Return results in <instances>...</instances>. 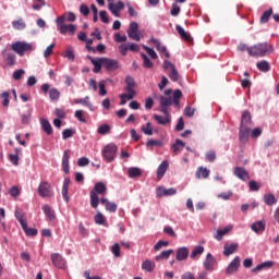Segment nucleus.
Wrapping results in <instances>:
<instances>
[{"label":"nucleus","mask_w":279,"mask_h":279,"mask_svg":"<svg viewBox=\"0 0 279 279\" xmlns=\"http://www.w3.org/2000/svg\"><path fill=\"white\" fill-rule=\"evenodd\" d=\"M269 53H274V47L268 43L257 44L251 46L248 49V56L252 58H265V56H269Z\"/></svg>","instance_id":"nucleus-1"},{"label":"nucleus","mask_w":279,"mask_h":279,"mask_svg":"<svg viewBox=\"0 0 279 279\" xmlns=\"http://www.w3.org/2000/svg\"><path fill=\"white\" fill-rule=\"evenodd\" d=\"M108 187H106V184L104 182H97L94 185V190H92L89 193L92 208H98L99 195H106Z\"/></svg>","instance_id":"nucleus-2"},{"label":"nucleus","mask_w":279,"mask_h":279,"mask_svg":"<svg viewBox=\"0 0 279 279\" xmlns=\"http://www.w3.org/2000/svg\"><path fill=\"white\" fill-rule=\"evenodd\" d=\"M64 21H66V15H61L59 17L56 19V23H57V27L59 28L60 34H70V36L75 35V29H77V27L74 24H64Z\"/></svg>","instance_id":"nucleus-3"},{"label":"nucleus","mask_w":279,"mask_h":279,"mask_svg":"<svg viewBox=\"0 0 279 279\" xmlns=\"http://www.w3.org/2000/svg\"><path fill=\"white\" fill-rule=\"evenodd\" d=\"M117 151H119V147L116 144H108L102 148V158L106 162H113L114 158H117Z\"/></svg>","instance_id":"nucleus-4"},{"label":"nucleus","mask_w":279,"mask_h":279,"mask_svg":"<svg viewBox=\"0 0 279 279\" xmlns=\"http://www.w3.org/2000/svg\"><path fill=\"white\" fill-rule=\"evenodd\" d=\"M11 49L17 53V56H25L27 51H34V46L25 41H15L11 45Z\"/></svg>","instance_id":"nucleus-5"},{"label":"nucleus","mask_w":279,"mask_h":279,"mask_svg":"<svg viewBox=\"0 0 279 279\" xmlns=\"http://www.w3.org/2000/svg\"><path fill=\"white\" fill-rule=\"evenodd\" d=\"M40 88H41V92L44 93V95H47V93H48L50 101H58L60 99V89L59 88H56V87L51 88V85H49L47 83H44Z\"/></svg>","instance_id":"nucleus-6"},{"label":"nucleus","mask_w":279,"mask_h":279,"mask_svg":"<svg viewBox=\"0 0 279 279\" xmlns=\"http://www.w3.org/2000/svg\"><path fill=\"white\" fill-rule=\"evenodd\" d=\"M39 197H53V187L51 183L47 181H41L37 189Z\"/></svg>","instance_id":"nucleus-7"},{"label":"nucleus","mask_w":279,"mask_h":279,"mask_svg":"<svg viewBox=\"0 0 279 279\" xmlns=\"http://www.w3.org/2000/svg\"><path fill=\"white\" fill-rule=\"evenodd\" d=\"M170 106H173V98H171V96L159 97V111L162 112V114H169Z\"/></svg>","instance_id":"nucleus-8"},{"label":"nucleus","mask_w":279,"mask_h":279,"mask_svg":"<svg viewBox=\"0 0 279 279\" xmlns=\"http://www.w3.org/2000/svg\"><path fill=\"white\" fill-rule=\"evenodd\" d=\"M123 8H125V4H123V1H121V0H119L117 3L111 1L108 4L109 12H111V14H113V16H117V19H119V16H121L120 12H121V10H123Z\"/></svg>","instance_id":"nucleus-9"},{"label":"nucleus","mask_w":279,"mask_h":279,"mask_svg":"<svg viewBox=\"0 0 279 279\" xmlns=\"http://www.w3.org/2000/svg\"><path fill=\"white\" fill-rule=\"evenodd\" d=\"M239 267H241V258L235 256L233 260L227 266L226 275L232 276V274H236V271H239Z\"/></svg>","instance_id":"nucleus-10"},{"label":"nucleus","mask_w":279,"mask_h":279,"mask_svg":"<svg viewBox=\"0 0 279 279\" xmlns=\"http://www.w3.org/2000/svg\"><path fill=\"white\" fill-rule=\"evenodd\" d=\"M128 36L131 40L138 43L141 40V35H138V23L132 22L128 29Z\"/></svg>","instance_id":"nucleus-11"},{"label":"nucleus","mask_w":279,"mask_h":279,"mask_svg":"<svg viewBox=\"0 0 279 279\" xmlns=\"http://www.w3.org/2000/svg\"><path fill=\"white\" fill-rule=\"evenodd\" d=\"M126 86L124 87L125 93L129 95H133V97L136 96V90L134 89L136 87V82L132 76H126L125 78Z\"/></svg>","instance_id":"nucleus-12"},{"label":"nucleus","mask_w":279,"mask_h":279,"mask_svg":"<svg viewBox=\"0 0 279 279\" xmlns=\"http://www.w3.org/2000/svg\"><path fill=\"white\" fill-rule=\"evenodd\" d=\"M102 66L106 69V71H117V69H119V61L102 58Z\"/></svg>","instance_id":"nucleus-13"},{"label":"nucleus","mask_w":279,"mask_h":279,"mask_svg":"<svg viewBox=\"0 0 279 279\" xmlns=\"http://www.w3.org/2000/svg\"><path fill=\"white\" fill-rule=\"evenodd\" d=\"M51 260L54 267H58V269H64L66 262L64 260V257H62L61 254L54 253L51 255Z\"/></svg>","instance_id":"nucleus-14"},{"label":"nucleus","mask_w":279,"mask_h":279,"mask_svg":"<svg viewBox=\"0 0 279 279\" xmlns=\"http://www.w3.org/2000/svg\"><path fill=\"white\" fill-rule=\"evenodd\" d=\"M216 264H217V259H215V257H213L211 253H208L204 260V268L206 269V271H215Z\"/></svg>","instance_id":"nucleus-15"},{"label":"nucleus","mask_w":279,"mask_h":279,"mask_svg":"<svg viewBox=\"0 0 279 279\" xmlns=\"http://www.w3.org/2000/svg\"><path fill=\"white\" fill-rule=\"evenodd\" d=\"M233 173L236 178H239V180H242L243 182H247V180H250V173L247 170H245V168L235 167Z\"/></svg>","instance_id":"nucleus-16"},{"label":"nucleus","mask_w":279,"mask_h":279,"mask_svg":"<svg viewBox=\"0 0 279 279\" xmlns=\"http://www.w3.org/2000/svg\"><path fill=\"white\" fill-rule=\"evenodd\" d=\"M175 193H178V191L173 187L165 189L162 186H159L156 191L157 197H167V196L175 195Z\"/></svg>","instance_id":"nucleus-17"},{"label":"nucleus","mask_w":279,"mask_h":279,"mask_svg":"<svg viewBox=\"0 0 279 279\" xmlns=\"http://www.w3.org/2000/svg\"><path fill=\"white\" fill-rule=\"evenodd\" d=\"M240 128H248L252 130V114L250 111H244L242 113Z\"/></svg>","instance_id":"nucleus-18"},{"label":"nucleus","mask_w":279,"mask_h":279,"mask_svg":"<svg viewBox=\"0 0 279 279\" xmlns=\"http://www.w3.org/2000/svg\"><path fill=\"white\" fill-rule=\"evenodd\" d=\"M149 43H153V45H155L157 51H160V53L165 54L166 58H171V54L169 53V51H167V46H162L160 44V40H158L156 38H150Z\"/></svg>","instance_id":"nucleus-19"},{"label":"nucleus","mask_w":279,"mask_h":279,"mask_svg":"<svg viewBox=\"0 0 279 279\" xmlns=\"http://www.w3.org/2000/svg\"><path fill=\"white\" fill-rule=\"evenodd\" d=\"M236 250H239V243H227L223 246L222 254L223 256H232V254H234Z\"/></svg>","instance_id":"nucleus-20"},{"label":"nucleus","mask_w":279,"mask_h":279,"mask_svg":"<svg viewBox=\"0 0 279 279\" xmlns=\"http://www.w3.org/2000/svg\"><path fill=\"white\" fill-rule=\"evenodd\" d=\"M265 220H258L251 225V230H253V232H255L256 234H263V232H265Z\"/></svg>","instance_id":"nucleus-21"},{"label":"nucleus","mask_w":279,"mask_h":279,"mask_svg":"<svg viewBox=\"0 0 279 279\" xmlns=\"http://www.w3.org/2000/svg\"><path fill=\"white\" fill-rule=\"evenodd\" d=\"M71 159V149H66L63 153V157H62V171L64 173H69V160Z\"/></svg>","instance_id":"nucleus-22"},{"label":"nucleus","mask_w":279,"mask_h":279,"mask_svg":"<svg viewBox=\"0 0 279 279\" xmlns=\"http://www.w3.org/2000/svg\"><path fill=\"white\" fill-rule=\"evenodd\" d=\"M175 258L179 262L186 260L189 258V247L181 246L177 250Z\"/></svg>","instance_id":"nucleus-23"},{"label":"nucleus","mask_w":279,"mask_h":279,"mask_svg":"<svg viewBox=\"0 0 279 279\" xmlns=\"http://www.w3.org/2000/svg\"><path fill=\"white\" fill-rule=\"evenodd\" d=\"M71 185V179L70 178H65L63 181V185H62V197L64 199V202H66V204H69L70 198H69V186Z\"/></svg>","instance_id":"nucleus-24"},{"label":"nucleus","mask_w":279,"mask_h":279,"mask_svg":"<svg viewBox=\"0 0 279 279\" xmlns=\"http://www.w3.org/2000/svg\"><path fill=\"white\" fill-rule=\"evenodd\" d=\"M175 29L180 38H182L185 43H193V37L191 36V34L184 31L180 25H177Z\"/></svg>","instance_id":"nucleus-25"},{"label":"nucleus","mask_w":279,"mask_h":279,"mask_svg":"<svg viewBox=\"0 0 279 279\" xmlns=\"http://www.w3.org/2000/svg\"><path fill=\"white\" fill-rule=\"evenodd\" d=\"M168 169H169V161L165 160L159 165V167L157 168L158 180H162V178L165 177V173H167Z\"/></svg>","instance_id":"nucleus-26"},{"label":"nucleus","mask_w":279,"mask_h":279,"mask_svg":"<svg viewBox=\"0 0 279 279\" xmlns=\"http://www.w3.org/2000/svg\"><path fill=\"white\" fill-rule=\"evenodd\" d=\"M271 267H274V262H263L252 269V274H258V271H263V269H271Z\"/></svg>","instance_id":"nucleus-27"},{"label":"nucleus","mask_w":279,"mask_h":279,"mask_svg":"<svg viewBox=\"0 0 279 279\" xmlns=\"http://www.w3.org/2000/svg\"><path fill=\"white\" fill-rule=\"evenodd\" d=\"M100 204L105 205V209L107 210V213H114L117 210L116 203L108 201V198L106 197L100 198Z\"/></svg>","instance_id":"nucleus-28"},{"label":"nucleus","mask_w":279,"mask_h":279,"mask_svg":"<svg viewBox=\"0 0 279 279\" xmlns=\"http://www.w3.org/2000/svg\"><path fill=\"white\" fill-rule=\"evenodd\" d=\"M88 60L94 65V73H99V71H101V66H104V58L94 59L93 57H88Z\"/></svg>","instance_id":"nucleus-29"},{"label":"nucleus","mask_w":279,"mask_h":279,"mask_svg":"<svg viewBox=\"0 0 279 279\" xmlns=\"http://www.w3.org/2000/svg\"><path fill=\"white\" fill-rule=\"evenodd\" d=\"M252 129L250 128H241L240 126V133H239V141L241 143H247L248 138H250V131Z\"/></svg>","instance_id":"nucleus-30"},{"label":"nucleus","mask_w":279,"mask_h":279,"mask_svg":"<svg viewBox=\"0 0 279 279\" xmlns=\"http://www.w3.org/2000/svg\"><path fill=\"white\" fill-rule=\"evenodd\" d=\"M184 147H186V143L182 142V140H175V143L172 144L171 149L173 154L178 155L180 151H182V149H184Z\"/></svg>","instance_id":"nucleus-31"},{"label":"nucleus","mask_w":279,"mask_h":279,"mask_svg":"<svg viewBox=\"0 0 279 279\" xmlns=\"http://www.w3.org/2000/svg\"><path fill=\"white\" fill-rule=\"evenodd\" d=\"M40 123L44 132L47 133L48 136H51V134H53V128L51 126V123H49V120L43 118Z\"/></svg>","instance_id":"nucleus-32"},{"label":"nucleus","mask_w":279,"mask_h":279,"mask_svg":"<svg viewBox=\"0 0 279 279\" xmlns=\"http://www.w3.org/2000/svg\"><path fill=\"white\" fill-rule=\"evenodd\" d=\"M170 114H165V117L162 116H158V114H154V119L155 121H157V123L159 125H167V123H171V118H169Z\"/></svg>","instance_id":"nucleus-33"},{"label":"nucleus","mask_w":279,"mask_h":279,"mask_svg":"<svg viewBox=\"0 0 279 279\" xmlns=\"http://www.w3.org/2000/svg\"><path fill=\"white\" fill-rule=\"evenodd\" d=\"M171 254H173V250L171 248L168 251H162L159 255L155 257V260H157V263H159V260H167L169 256H171Z\"/></svg>","instance_id":"nucleus-34"},{"label":"nucleus","mask_w":279,"mask_h":279,"mask_svg":"<svg viewBox=\"0 0 279 279\" xmlns=\"http://www.w3.org/2000/svg\"><path fill=\"white\" fill-rule=\"evenodd\" d=\"M43 210L46 217H48L50 221H53V219H56V214L53 213V209H51V206L44 205Z\"/></svg>","instance_id":"nucleus-35"},{"label":"nucleus","mask_w":279,"mask_h":279,"mask_svg":"<svg viewBox=\"0 0 279 279\" xmlns=\"http://www.w3.org/2000/svg\"><path fill=\"white\" fill-rule=\"evenodd\" d=\"M156 268V263L146 259L143 264H142V269H144L145 271L151 272L154 271V269Z\"/></svg>","instance_id":"nucleus-36"},{"label":"nucleus","mask_w":279,"mask_h":279,"mask_svg":"<svg viewBox=\"0 0 279 279\" xmlns=\"http://www.w3.org/2000/svg\"><path fill=\"white\" fill-rule=\"evenodd\" d=\"M271 14H274V9H268V10H266L263 14H262V16H260V23L262 24H265V23H269V19H271Z\"/></svg>","instance_id":"nucleus-37"},{"label":"nucleus","mask_w":279,"mask_h":279,"mask_svg":"<svg viewBox=\"0 0 279 279\" xmlns=\"http://www.w3.org/2000/svg\"><path fill=\"white\" fill-rule=\"evenodd\" d=\"M230 230H232V227H226L225 229H220L217 231V234L215 235V239L217 241H222L223 236H226V234H228V232H230Z\"/></svg>","instance_id":"nucleus-38"},{"label":"nucleus","mask_w":279,"mask_h":279,"mask_svg":"<svg viewBox=\"0 0 279 279\" xmlns=\"http://www.w3.org/2000/svg\"><path fill=\"white\" fill-rule=\"evenodd\" d=\"M141 58L143 60V66L144 69H153L154 68V62L145 54L144 52L141 53Z\"/></svg>","instance_id":"nucleus-39"},{"label":"nucleus","mask_w":279,"mask_h":279,"mask_svg":"<svg viewBox=\"0 0 279 279\" xmlns=\"http://www.w3.org/2000/svg\"><path fill=\"white\" fill-rule=\"evenodd\" d=\"M256 66L258 71H262V73H267L271 69V66L269 65V62L267 61H259L257 62Z\"/></svg>","instance_id":"nucleus-40"},{"label":"nucleus","mask_w":279,"mask_h":279,"mask_svg":"<svg viewBox=\"0 0 279 279\" xmlns=\"http://www.w3.org/2000/svg\"><path fill=\"white\" fill-rule=\"evenodd\" d=\"M142 173L143 172L137 167H132L128 170L129 178H141Z\"/></svg>","instance_id":"nucleus-41"},{"label":"nucleus","mask_w":279,"mask_h":279,"mask_svg":"<svg viewBox=\"0 0 279 279\" xmlns=\"http://www.w3.org/2000/svg\"><path fill=\"white\" fill-rule=\"evenodd\" d=\"M89 97L86 96L85 98H76L74 99V104H81L82 106H86L89 110H93V105L88 101Z\"/></svg>","instance_id":"nucleus-42"},{"label":"nucleus","mask_w":279,"mask_h":279,"mask_svg":"<svg viewBox=\"0 0 279 279\" xmlns=\"http://www.w3.org/2000/svg\"><path fill=\"white\" fill-rule=\"evenodd\" d=\"M202 254H204V246L197 245L193 248L190 258H197V256H202Z\"/></svg>","instance_id":"nucleus-43"},{"label":"nucleus","mask_w":279,"mask_h":279,"mask_svg":"<svg viewBox=\"0 0 279 279\" xmlns=\"http://www.w3.org/2000/svg\"><path fill=\"white\" fill-rule=\"evenodd\" d=\"M12 25L17 31L25 29L27 27V24H25V21H23V19L13 21Z\"/></svg>","instance_id":"nucleus-44"},{"label":"nucleus","mask_w":279,"mask_h":279,"mask_svg":"<svg viewBox=\"0 0 279 279\" xmlns=\"http://www.w3.org/2000/svg\"><path fill=\"white\" fill-rule=\"evenodd\" d=\"M0 99H2L3 108H8V106H10V93L9 92H3L2 94H0Z\"/></svg>","instance_id":"nucleus-45"},{"label":"nucleus","mask_w":279,"mask_h":279,"mask_svg":"<svg viewBox=\"0 0 279 279\" xmlns=\"http://www.w3.org/2000/svg\"><path fill=\"white\" fill-rule=\"evenodd\" d=\"M4 58L8 66H14L16 64V56L14 53H7Z\"/></svg>","instance_id":"nucleus-46"},{"label":"nucleus","mask_w":279,"mask_h":279,"mask_svg":"<svg viewBox=\"0 0 279 279\" xmlns=\"http://www.w3.org/2000/svg\"><path fill=\"white\" fill-rule=\"evenodd\" d=\"M142 132L146 136H153L154 135V129H151V122H147L146 125L142 126Z\"/></svg>","instance_id":"nucleus-47"},{"label":"nucleus","mask_w":279,"mask_h":279,"mask_svg":"<svg viewBox=\"0 0 279 279\" xmlns=\"http://www.w3.org/2000/svg\"><path fill=\"white\" fill-rule=\"evenodd\" d=\"M143 49H144V51H146V53L149 56V58H151V60H158V54L156 53L154 48H149L148 46L143 45Z\"/></svg>","instance_id":"nucleus-48"},{"label":"nucleus","mask_w":279,"mask_h":279,"mask_svg":"<svg viewBox=\"0 0 279 279\" xmlns=\"http://www.w3.org/2000/svg\"><path fill=\"white\" fill-rule=\"evenodd\" d=\"M264 202L267 206H274L276 204V196L274 194L264 195Z\"/></svg>","instance_id":"nucleus-49"},{"label":"nucleus","mask_w":279,"mask_h":279,"mask_svg":"<svg viewBox=\"0 0 279 279\" xmlns=\"http://www.w3.org/2000/svg\"><path fill=\"white\" fill-rule=\"evenodd\" d=\"M209 175H210V171L206 168H203V167L198 168V171L196 172V178H198V179L202 178V177L204 179H206Z\"/></svg>","instance_id":"nucleus-50"},{"label":"nucleus","mask_w":279,"mask_h":279,"mask_svg":"<svg viewBox=\"0 0 279 279\" xmlns=\"http://www.w3.org/2000/svg\"><path fill=\"white\" fill-rule=\"evenodd\" d=\"M134 96L132 94H121L120 95V106H125L128 104V101H131V99L133 98Z\"/></svg>","instance_id":"nucleus-51"},{"label":"nucleus","mask_w":279,"mask_h":279,"mask_svg":"<svg viewBox=\"0 0 279 279\" xmlns=\"http://www.w3.org/2000/svg\"><path fill=\"white\" fill-rule=\"evenodd\" d=\"M162 247H169V242L168 241L159 240L155 244L154 250H155V252H159V250H162Z\"/></svg>","instance_id":"nucleus-52"},{"label":"nucleus","mask_w":279,"mask_h":279,"mask_svg":"<svg viewBox=\"0 0 279 279\" xmlns=\"http://www.w3.org/2000/svg\"><path fill=\"white\" fill-rule=\"evenodd\" d=\"M119 51L121 56H128V51H130V43L121 44L119 46Z\"/></svg>","instance_id":"nucleus-53"},{"label":"nucleus","mask_w":279,"mask_h":279,"mask_svg":"<svg viewBox=\"0 0 279 279\" xmlns=\"http://www.w3.org/2000/svg\"><path fill=\"white\" fill-rule=\"evenodd\" d=\"M111 252L116 258H119L121 256V246H119V243H114L111 247Z\"/></svg>","instance_id":"nucleus-54"},{"label":"nucleus","mask_w":279,"mask_h":279,"mask_svg":"<svg viewBox=\"0 0 279 279\" xmlns=\"http://www.w3.org/2000/svg\"><path fill=\"white\" fill-rule=\"evenodd\" d=\"M169 77L171 82H178V80H180V74L178 73V70L175 69V66L169 73Z\"/></svg>","instance_id":"nucleus-55"},{"label":"nucleus","mask_w":279,"mask_h":279,"mask_svg":"<svg viewBox=\"0 0 279 279\" xmlns=\"http://www.w3.org/2000/svg\"><path fill=\"white\" fill-rule=\"evenodd\" d=\"M73 134H75V131L73 129H65L62 132V138L63 141H66V138H71L73 136Z\"/></svg>","instance_id":"nucleus-56"},{"label":"nucleus","mask_w":279,"mask_h":279,"mask_svg":"<svg viewBox=\"0 0 279 279\" xmlns=\"http://www.w3.org/2000/svg\"><path fill=\"white\" fill-rule=\"evenodd\" d=\"M95 223L98 226H104V221H106V218L101 213H97L96 216L94 217Z\"/></svg>","instance_id":"nucleus-57"},{"label":"nucleus","mask_w":279,"mask_h":279,"mask_svg":"<svg viewBox=\"0 0 279 279\" xmlns=\"http://www.w3.org/2000/svg\"><path fill=\"white\" fill-rule=\"evenodd\" d=\"M9 195L11 197H19L21 195V190H19V187L14 185L9 190Z\"/></svg>","instance_id":"nucleus-58"},{"label":"nucleus","mask_w":279,"mask_h":279,"mask_svg":"<svg viewBox=\"0 0 279 279\" xmlns=\"http://www.w3.org/2000/svg\"><path fill=\"white\" fill-rule=\"evenodd\" d=\"M110 132V125L109 124H102L98 128V134H101L102 136L108 134Z\"/></svg>","instance_id":"nucleus-59"},{"label":"nucleus","mask_w":279,"mask_h":279,"mask_svg":"<svg viewBox=\"0 0 279 279\" xmlns=\"http://www.w3.org/2000/svg\"><path fill=\"white\" fill-rule=\"evenodd\" d=\"M206 160H208V162H213L214 160H217V153H215V150L207 151Z\"/></svg>","instance_id":"nucleus-60"},{"label":"nucleus","mask_w":279,"mask_h":279,"mask_svg":"<svg viewBox=\"0 0 279 279\" xmlns=\"http://www.w3.org/2000/svg\"><path fill=\"white\" fill-rule=\"evenodd\" d=\"M24 232L26 236H36L38 234V229L26 227V229H24Z\"/></svg>","instance_id":"nucleus-61"},{"label":"nucleus","mask_w":279,"mask_h":279,"mask_svg":"<svg viewBox=\"0 0 279 279\" xmlns=\"http://www.w3.org/2000/svg\"><path fill=\"white\" fill-rule=\"evenodd\" d=\"M248 189H250V191H259L260 184H258V182L252 180L248 182Z\"/></svg>","instance_id":"nucleus-62"},{"label":"nucleus","mask_w":279,"mask_h":279,"mask_svg":"<svg viewBox=\"0 0 279 279\" xmlns=\"http://www.w3.org/2000/svg\"><path fill=\"white\" fill-rule=\"evenodd\" d=\"M80 12L83 16H88V14H90V9H88V5L86 4H81Z\"/></svg>","instance_id":"nucleus-63"},{"label":"nucleus","mask_w":279,"mask_h":279,"mask_svg":"<svg viewBox=\"0 0 279 279\" xmlns=\"http://www.w3.org/2000/svg\"><path fill=\"white\" fill-rule=\"evenodd\" d=\"M170 14L171 16H178V14H180V5H178L177 3H173Z\"/></svg>","instance_id":"nucleus-64"}]
</instances>
